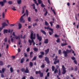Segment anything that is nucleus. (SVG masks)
<instances>
[{"instance_id": "1", "label": "nucleus", "mask_w": 79, "mask_h": 79, "mask_svg": "<svg viewBox=\"0 0 79 79\" xmlns=\"http://www.w3.org/2000/svg\"><path fill=\"white\" fill-rule=\"evenodd\" d=\"M32 32H33V31H32L31 32V34L30 35V39H31V43H33L34 42V41L33 40V39H35V34H34L33 37V33Z\"/></svg>"}, {"instance_id": "2", "label": "nucleus", "mask_w": 79, "mask_h": 79, "mask_svg": "<svg viewBox=\"0 0 79 79\" xmlns=\"http://www.w3.org/2000/svg\"><path fill=\"white\" fill-rule=\"evenodd\" d=\"M71 50L67 49L66 50V51H64L63 52V54H64L65 57H67V56H68V53H71Z\"/></svg>"}, {"instance_id": "3", "label": "nucleus", "mask_w": 79, "mask_h": 79, "mask_svg": "<svg viewBox=\"0 0 79 79\" xmlns=\"http://www.w3.org/2000/svg\"><path fill=\"white\" fill-rule=\"evenodd\" d=\"M21 71L23 73H29V69L27 68V67H26V69L25 70V69L23 68L22 69H21Z\"/></svg>"}, {"instance_id": "4", "label": "nucleus", "mask_w": 79, "mask_h": 79, "mask_svg": "<svg viewBox=\"0 0 79 79\" xmlns=\"http://www.w3.org/2000/svg\"><path fill=\"white\" fill-rule=\"evenodd\" d=\"M26 15V14H24L22 16H21L20 18V23H25V20L24 19L23 17Z\"/></svg>"}, {"instance_id": "5", "label": "nucleus", "mask_w": 79, "mask_h": 79, "mask_svg": "<svg viewBox=\"0 0 79 79\" xmlns=\"http://www.w3.org/2000/svg\"><path fill=\"white\" fill-rule=\"evenodd\" d=\"M6 71V68H3L2 69V70H0V74L1 73V77L2 78L4 77V76L3 74V73H4L5 71Z\"/></svg>"}, {"instance_id": "6", "label": "nucleus", "mask_w": 79, "mask_h": 79, "mask_svg": "<svg viewBox=\"0 0 79 79\" xmlns=\"http://www.w3.org/2000/svg\"><path fill=\"white\" fill-rule=\"evenodd\" d=\"M62 74H65L66 73V69L65 68L64 66L63 65L62 66Z\"/></svg>"}, {"instance_id": "7", "label": "nucleus", "mask_w": 79, "mask_h": 79, "mask_svg": "<svg viewBox=\"0 0 79 79\" xmlns=\"http://www.w3.org/2000/svg\"><path fill=\"white\" fill-rule=\"evenodd\" d=\"M35 73L36 74H40V77H42L44 76V73H41V71H36L35 72Z\"/></svg>"}, {"instance_id": "8", "label": "nucleus", "mask_w": 79, "mask_h": 79, "mask_svg": "<svg viewBox=\"0 0 79 79\" xmlns=\"http://www.w3.org/2000/svg\"><path fill=\"white\" fill-rule=\"evenodd\" d=\"M36 37L38 40H39V42H41L42 40V38L41 36H39V35L38 34H37Z\"/></svg>"}, {"instance_id": "9", "label": "nucleus", "mask_w": 79, "mask_h": 79, "mask_svg": "<svg viewBox=\"0 0 79 79\" xmlns=\"http://www.w3.org/2000/svg\"><path fill=\"white\" fill-rule=\"evenodd\" d=\"M45 60L48 64H49L50 63V60H49V58H48V57H45Z\"/></svg>"}, {"instance_id": "10", "label": "nucleus", "mask_w": 79, "mask_h": 79, "mask_svg": "<svg viewBox=\"0 0 79 79\" xmlns=\"http://www.w3.org/2000/svg\"><path fill=\"white\" fill-rule=\"evenodd\" d=\"M32 6H33V9L35 10V12H37V9H35V4H33L31 5Z\"/></svg>"}, {"instance_id": "11", "label": "nucleus", "mask_w": 79, "mask_h": 79, "mask_svg": "<svg viewBox=\"0 0 79 79\" xmlns=\"http://www.w3.org/2000/svg\"><path fill=\"white\" fill-rule=\"evenodd\" d=\"M49 50H50V49L49 48H48L47 50H45V55L46 56H47V55L48 52H49Z\"/></svg>"}, {"instance_id": "12", "label": "nucleus", "mask_w": 79, "mask_h": 79, "mask_svg": "<svg viewBox=\"0 0 79 79\" xmlns=\"http://www.w3.org/2000/svg\"><path fill=\"white\" fill-rule=\"evenodd\" d=\"M2 27H5V26H8V24H7L5 22H4L2 23Z\"/></svg>"}, {"instance_id": "13", "label": "nucleus", "mask_w": 79, "mask_h": 79, "mask_svg": "<svg viewBox=\"0 0 79 79\" xmlns=\"http://www.w3.org/2000/svg\"><path fill=\"white\" fill-rule=\"evenodd\" d=\"M40 32L43 33L44 35H46L47 34V33H46L45 31L44 30H41Z\"/></svg>"}, {"instance_id": "14", "label": "nucleus", "mask_w": 79, "mask_h": 79, "mask_svg": "<svg viewBox=\"0 0 79 79\" xmlns=\"http://www.w3.org/2000/svg\"><path fill=\"white\" fill-rule=\"evenodd\" d=\"M44 10H45V11L46 12L44 14V16H47V14H48V11L46 9H45V8H44Z\"/></svg>"}, {"instance_id": "15", "label": "nucleus", "mask_w": 79, "mask_h": 79, "mask_svg": "<svg viewBox=\"0 0 79 79\" xmlns=\"http://www.w3.org/2000/svg\"><path fill=\"white\" fill-rule=\"evenodd\" d=\"M44 44H48V39H46L44 40Z\"/></svg>"}, {"instance_id": "16", "label": "nucleus", "mask_w": 79, "mask_h": 79, "mask_svg": "<svg viewBox=\"0 0 79 79\" xmlns=\"http://www.w3.org/2000/svg\"><path fill=\"white\" fill-rule=\"evenodd\" d=\"M15 39H16V40H18V39H19V41H21V40L20 39V36H19H19H17L16 37H15Z\"/></svg>"}, {"instance_id": "17", "label": "nucleus", "mask_w": 79, "mask_h": 79, "mask_svg": "<svg viewBox=\"0 0 79 79\" xmlns=\"http://www.w3.org/2000/svg\"><path fill=\"white\" fill-rule=\"evenodd\" d=\"M24 58H22L20 60V63H24Z\"/></svg>"}, {"instance_id": "18", "label": "nucleus", "mask_w": 79, "mask_h": 79, "mask_svg": "<svg viewBox=\"0 0 79 79\" xmlns=\"http://www.w3.org/2000/svg\"><path fill=\"white\" fill-rule=\"evenodd\" d=\"M25 37H26V35H24V36L23 37V35H20V38L23 39H25Z\"/></svg>"}, {"instance_id": "19", "label": "nucleus", "mask_w": 79, "mask_h": 79, "mask_svg": "<svg viewBox=\"0 0 79 79\" xmlns=\"http://www.w3.org/2000/svg\"><path fill=\"white\" fill-rule=\"evenodd\" d=\"M58 73V70H57V69H56L54 71V74H56Z\"/></svg>"}, {"instance_id": "20", "label": "nucleus", "mask_w": 79, "mask_h": 79, "mask_svg": "<svg viewBox=\"0 0 79 79\" xmlns=\"http://www.w3.org/2000/svg\"><path fill=\"white\" fill-rule=\"evenodd\" d=\"M17 3L19 4V5H20L21 3V0H18L17 1Z\"/></svg>"}, {"instance_id": "21", "label": "nucleus", "mask_w": 79, "mask_h": 79, "mask_svg": "<svg viewBox=\"0 0 79 79\" xmlns=\"http://www.w3.org/2000/svg\"><path fill=\"white\" fill-rule=\"evenodd\" d=\"M18 26H19V29H21V27H22V25L21 24V23H19Z\"/></svg>"}, {"instance_id": "22", "label": "nucleus", "mask_w": 79, "mask_h": 79, "mask_svg": "<svg viewBox=\"0 0 79 79\" xmlns=\"http://www.w3.org/2000/svg\"><path fill=\"white\" fill-rule=\"evenodd\" d=\"M67 44H68L66 43H65V44L61 43V46H62V47H63L65 45H67Z\"/></svg>"}, {"instance_id": "23", "label": "nucleus", "mask_w": 79, "mask_h": 79, "mask_svg": "<svg viewBox=\"0 0 79 79\" xmlns=\"http://www.w3.org/2000/svg\"><path fill=\"white\" fill-rule=\"evenodd\" d=\"M10 71L11 73H13L14 71V70H13V68L12 67H11L10 68Z\"/></svg>"}, {"instance_id": "24", "label": "nucleus", "mask_w": 79, "mask_h": 79, "mask_svg": "<svg viewBox=\"0 0 79 79\" xmlns=\"http://www.w3.org/2000/svg\"><path fill=\"white\" fill-rule=\"evenodd\" d=\"M59 62H60V60H58L56 61H54V64H56V63H59Z\"/></svg>"}, {"instance_id": "25", "label": "nucleus", "mask_w": 79, "mask_h": 79, "mask_svg": "<svg viewBox=\"0 0 79 79\" xmlns=\"http://www.w3.org/2000/svg\"><path fill=\"white\" fill-rule=\"evenodd\" d=\"M52 71H55V67L54 66H52Z\"/></svg>"}, {"instance_id": "26", "label": "nucleus", "mask_w": 79, "mask_h": 79, "mask_svg": "<svg viewBox=\"0 0 79 79\" xmlns=\"http://www.w3.org/2000/svg\"><path fill=\"white\" fill-rule=\"evenodd\" d=\"M3 31L4 34H5V33H8V30L4 29Z\"/></svg>"}, {"instance_id": "27", "label": "nucleus", "mask_w": 79, "mask_h": 79, "mask_svg": "<svg viewBox=\"0 0 79 79\" xmlns=\"http://www.w3.org/2000/svg\"><path fill=\"white\" fill-rule=\"evenodd\" d=\"M33 50L35 52H38V48H35L33 49Z\"/></svg>"}, {"instance_id": "28", "label": "nucleus", "mask_w": 79, "mask_h": 79, "mask_svg": "<svg viewBox=\"0 0 79 79\" xmlns=\"http://www.w3.org/2000/svg\"><path fill=\"white\" fill-rule=\"evenodd\" d=\"M38 1L39 4H41L42 3V1L41 0H38Z\"/></svg>"}, {"instance_id": "29", "label": "nucleus", "mask_w": 79, "mask_h": 79, "mask_svg": "<svg viewBox=\"0 0 79 79\" xmlns=\"http://www.w3.org/2000/svg\"><path fill=\"white\" fill-rule=\"evenodd\" d=\"M12 35L13 36H14L15 37V38L16 37H17V36L16 35H15V32H13V34H12Z\"/></svg>"}, {"instance_id": "30", "label": "nucleus", "mask_w": 79, "mask_h": 79, "mask_svg": "<svg viewBox=\"0 0 79 79\" xmlns=\"http://www.w3.org/2000/svg\"><path fill=\"white\" fill-rule=\"evenodd\" d=\"M0 5H1L2 6H3V5H4L3 2L2 1L0 2Z\"/></svg>"}, {"instance_id": "31", "label": "nucleus", "mask_w": 79, "mask_h": 79, "mask_svg": "<svg viewBox=\"0 0 79 79\" xmlns=\"http://www.w3.org/2000/svg\"><path fill=\"white\" fill-rule=\"evenodd\" d=\"M3 61H0V66H3Z\"/></svg>"}, {"instance_id": "32", "label": "nucleus", "mask_w": 79, "mask_h": 79, "mask_svg": "<svg viewBox=\"0 0 79 79\" xmlns=\"http://www.w3.org/2000/svg\"><path fill=\"white\" fill-rule=\"evenodd\" d=\"M8 3L10 4V5H12L13 4V2L11 1H9L8 2Z\"/></svg>"}, {"instance_id": "33", "label": "nucleus", "mask_w": 79, "mask_h": 79, "mask_svg": "<svg viewBox=\"0 0 79 79\" xmlns=\"http://www.w3.org/2000/svg\"><path fill=\"white\" fill-rule=\"evenodd\" d=\"M73 70H74V68H73V67H71V69H69V71H73Z\"/></svg>"}, {"instance_id": "34", "label": "nucleus", "mask_w": 79, "mask_h": 79, "mask_svg": "<svg viewBox=\"0 0 79 79\" xmlns=\"http://www.w3.org/2000/svg\"><path fill=\"white\" fill-rule=\"evenodd\" d=\"M12 8H12V10H14V11H16V9H15V7L13 6L12 7Z\"/></svg>"}, {"instance_id": "35", "label": "nucleus", "mask_w": 79, "mask_h": 79, "mask_svg": "<svg viewBox=\"0 0 79 79\" xmlns=\"http://www.w3.org/2000/svg\"><path fill=\"white\" fill-rule=\"evenodd\" d=\"M52 23H54V21L51 22H50V24H51V26H53Z\"/></svg>"}, {"instance_id": "36", "label": "nucleus", "mask_w": 79, "mask_h": 79, "mask_svg": "<svg viewBox=\"0 0 79 79\" xmlns=\"http://www.w3.org/2000/svg\"><path fill=\"white\" fill-rule=\"evenodd\" d=\"M54 37L56 38L59 37H60V35H57V34H55L54 35Z\"/></svg>"}, {"instance_id": "37", "label": "nucleus", "mask_w": 79, "mask_h": 79, "mask_svg": "<svg viewBox=\"0 0 79 79\" xmlns=\"http://www.w3.org/2000/svg\"><path fill=\"white\" fill-rule=\"evenodd\" d=\"M38 57L40 58H43V55H40L38 56Z\"/></svg>"}, {"instance_id": "38", "label": "nucleus", "mask_w": 79, "mask_h": 79, "mask_svg": "<svg viewBox=\"0 0 79 79\" xmlns=\"http://www.w3.org/2000/svg\"><path fill=\"white\" fill-rule=\"evenodd\" d=\"M29 64L30 66H33V63L32 62H30Z\"/></svg>"}, {"instance_id": "39", "label": "nucleus", "mask_w": 79, "mask_h": 79, "mask_svg": "<svg viewBox=\"0 0 79 79\" xmlns=\"http://www.w3.org/2000/svg\"><path fill=\"white\" fill-rule=\"evenodd\" d=\"M2 16L3 18H5V12H3L2 14Z\"/></svg>"}, {"instance_id": "40", "label": "nucleus", "mask_w": 79, "mask_h": 79, "mask_svg": "<svg viewBox=\"0 0 79 79\" xmlns=\"http://www.w3.org/2000/svg\"><path fill=\"white\" fill-rule=\"evenodd\" d=\"M74 71H77V66H75V69L74 70Z\"/></svg>"}, {"instance_id": "41", "label": "nucleus", "mask_w": 79, "mask_h": 79, "mask_svg": "<svg viewBox=\"0 0 79 79\" xmlns=\"http://www.w3.org/2000/svg\"><path fill=\"white\" fill-rule=\"evenodd\" d=\"M45 24L46 26H48V23L46 21H45Z\"/></svg>"}, {"instance_id": "42", "label": "nucleus", "mask_w": 79, "mask_h": 79, "mask_svg": "<svg viewBox=\"0 0 79 79\" xmlns=\"http://www.w3.org/2000/svg\"><path fill=\"white\" fill-rule=\"evenodd\" d=\"M28 42L30 43V45H32V42H31V40H29Z\"/></svg>"}, {"instance_id": "43", "label": "nucleus", "mask_w": 79, "mask_h": 79, "mask_svg": "<svg viewBox=\"0 0 79 79\" xmlns=\"http://www.w3.org/2000/svg\"><path fill=\"white\" fill-rule=\"evenodd\" d=\"M60 39L59 38H58L56 40V42H57V43H59V42H60Z\"/></svg>"}, {"instance_id": "44", "label": "nucleus", "mask_w": 79, "mask_h": 79, "mask_svg": "<svg viewBox=\"0 0 79 79\" xmlns=\"http://www.w3.org/2000/svg\"><path fill=\"white\" fill-rule=\"evenodd\" d=\"M36 58H37V57L36 56H35L32 59V61H33V60H36Z\"/></svg>"}, {"instance_id": "45", "label": "nucleus", "mask_w": 79, "mask_h": 79, "mask_svg": "<svg viewBox=\"0 0 79 79\" xmlns=\"http://www.w3.org/2000/svg\"><path fill=\"white\" fill-rule=\"evenodd\" d=\"M49 31H51L52 32H53V30L52 28H49Z\"/></svg>"}, {"instance_id": "46", "label": "nucleus", "mask_w": 79, "mask_h": 79, "mask_svg": "<svg viewBox=\"0 0 79 79\" xmlns=\"http://www.w3.org/2000/svg\"><path fill=\"white\" fill-rule=\"evenodd\" d=\"M58 53L59 54H61V50H58Z\"/></svg>"}, {"instance_id": "47", "label": "nucleus", "mask_w": 79, "mask_h": 79, "mask_svg": "<svg viewBox=\"0 0 79 79\" xmlns=\"http://www.w3.org/2000/svg\"><path fill=\"white\" fill-rule=\"evenodd\" d=\"M41 7H43V8H44L45 6L44 5L43 3H42L41 5Z\"/></svg>"}, {"instance_id": "48", "label": "nucleus", "mask_w": 79, "mask_h": 79, "mask_svg": "<svg viewBox=\"0 0 79 79\" xmlns=\"http://www.w3.org/2000/svg\"><path fill=\"white\" fill-rule=\"evenodd\" d=\"M26 15L27 16H28V10H26Z\"/></svg>"}, {"instance_id": "49", "label": "nucleus", "mask_w": 79, "mask_h": 79, "mask_svg": "<svg viewBox=\"0 0 79 79\" xmlns=\"http://www.w3.org/2000/svg\"><path fill=\"white\" fill-rule=\"evenodd\" d=\"M27 52H29L30 51V48H27Z\"/></svg>"}, {"instance_id": "50", "label": "nucleus", "mask_w": 79, "mask_h": 79, "mask_svg": "<svg viewBox=\"0 0 79 79\" xmlns=\"http://www.w3.org/2000/svg\"><path fill=\"white\" fill-rule=\"evenodd\" d=\"M28 21H29V22H31V17H29L28 18Z\"/></svg>"}, {"instance_id": "51", "label": "nucleus", "mask_w": 79, "mask_h": 79, "mask_svg": "<svg viewBox=\"0 0 79 79\" xmlns=\"http://www.w3.org/2000/svg\"><path fill=\"white\" fill-rule=\"evenodd\" d=\"M40 53H41L42 55H44V52H40Z\"/></svg>"}, {"instance_id": "52", "label": "nucleus", "mask_w": 79, "mask_h": 79, "mask_svg": "<svg viewBox=\"0 0 79 79\" xmlns=\"http://www.w3.org/2000/svg\"><path fill=\"white\" fill-rule=\"evenodd\" d=\"M57 58H58V57H57V56H56V58H54L53 60H54L55 61H56V60H57Z\"/></svg>"}, {"instance_id": "53", "label": "nucleus", "mask_w": 79, "mask_h": 79, "mask_svg": "<svg viewBox=\"0 0 79 79\" xmlns=\"http://www.w3.org/2000/svg\"><path fill=\"white\" fill-rule=\"evenodd\" d=\"M41 67L43 68H45V64H43L41 66Z\"/></svg>"}, {"instance_id": "54", "label": "nucleus", "mask_w": 79, "mask_h": 79, "mask_svg": "<svg viewBox=\"0 0 79 79\" xmlns=\"http://www.w3.org/2000/svg\"><path fill=\"white\" fill-rule=\"evenodd\" d=\"M71 58L73 60H76V58H75L74 57H72Z\"/></svg>"}, {"instance_id": "55", "label": "nucleus", "mask_w": 79, "mask_h": 79, "mask_svg": "<svg viewBox=\"0 0 79 79\" xmlns=\"http://www.w3.org/2000/svg\"><path fill=\"white\" fill-rule=\"evenodd\" d=\"M18 53H19L21 52V49L20 48H18Z\"/></svg>"}, {"instance_id": "56", "label": "nucleus", "mask_w": 79, "mask_h": 79, "mask_svg": "<svg viewBox=\"0 0 79 79\" xmlns=\"http://www.w3.org/2000/svg\"><path fill=\"white\" fill-rule=\"evenodd\" d=\"M60 28V25L57 24L56 26V28Z\"/></svg>"}, {"instance_id": "57", "label": "nucleus", "mask_w": 79, "mask_h": 79, "mask_svg": "<svg viewBox=\"0 0 79 79\" xmlns=\"http://www.w3.org/2000/svg\"><path fill=\"white\" fill-rule=\"evenodd\" d=\"M49 35H52L53 34V33L51 32V31L49 32Z\"/></svg>"}, {"instance_id": "58", "label": "nucleus", "mask_w": 79, "mask_h": 79, "mask_svg": "<svg viewBox=\"0 0 79 79\" xmlns=\"http://www.w3.org/2000/svg\"><path fill=\"white\" fill-rule=\"evenodd\" d=\"M4 42H7V38H6L4 39Z\"/></svg>"}, {"instance_id": "59", "label": "nucleus", "mask_w": 79, "mask_h": 79, "mask_svg": "<svg viewBox=\"0 0 79 79\" xmlns=\"http://www.w3.org/2000/svg\"><path fill=\"white\" fill-rule=\"evenodd\" d=\"M35 26H37V23H33V27H35Z\"/></svg>"}, {"instance_id": "60", "label": "nucleus", "mask_w": 79, "mask_h": 79, "mask_svg": "<svg viewBox=\"0 0 79 79\" xmlns=\"http://www.w3.org/2000/svg\"><path fill=\"white\" fill-rule=\"evenodd\" d=\"M50 76V73L48 72L47 74V77H49Z\"/></svg>"}, {"instance_id": "61", "label": "nucleus", "mask_w": 79, "mask_h": 79, "mask_svg": "<svg viewBox=\"0 0 79 79\" xmlns=\"http://www.w3.org/2000/svg\"><path fill=\"white\" fill-rule=\"evenodd\" d=\"M8 42L9 44H11V42H10V39H9L8 40Z\"/></svg>"}, {"instance_id": "62", "label": "nucleus", "mask_w": 79, "mask_h": 79, "mask_svg": "<svg viewBox=\"0 0 79 79\" xmlns=\"http://www.w3.org/2000/svg\"><path fill=\"white\" fill-rule=\"evenodd\" d=\"M24 9L23 8V11H22V14H23L24 13Z\"/></svg>"}, {"instance_id": "63", "label": "nucleus", "mask_w": 79, "mask_h": 79, "mask_svg": "<svg viewBox=\"0 0 79 79\" xmlns=\"http://www.w3.org/2000/svg\"><path fill=\"white\" fill-rule=\"evenodd\" d=\"M30 79H34V78L32 76H31L30 77Z\"/></svg>"}, {"instance_id": "64", "label": "nucleus", "mask_w": 79, "mask_h": 79, "mask_svg": "<svg viewBox=\"0 0 79 79\" xmlns=\"http://www.w3.org/2000/svg\"><path fill=\"white\" fill-rule=\"evenodd\" d=\"M74 62L75 63V64H77V61L76 60H75L74 61Z\"/></svg>"}]
</instances>
